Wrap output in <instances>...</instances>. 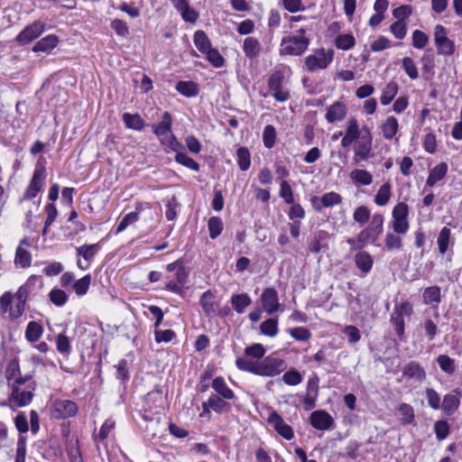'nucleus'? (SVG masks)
I'll use <instances>...</instances> for the list:
<instances>
[{"instance_id": "obj_46", "label": "nucleus", "mask_w": 462, "mask_h": 462, "mask_svg": "<svg viewBox=\"0 0 462 462\" xmlns=\"http://www.w3.org/2000/svg\"><path fill=\"white\" fill-rule=\"evenodd\" d=\"M208 406L216 412H223L229 410V404L225 402V399L214 393L208 398Z\"/></svg>"}, {"instance_id": "obj_50", "label": "nucleus", "mask_w": 462, "mask_h": 462, "mask_svg": "<svg viewBox=\"0 0 462 462\" xmlns=\"http://www.w3.org/2000/svg\"><path fill=\"white\" fill-rule=\"evenodd\" d=\"M175 161L178 163H180L189 169H191L195 171H199V168H200L199 164L184 152H177L175 155Z\"/></svg>"}, {"instance_id": "obj_7", "label": "nucleus", "mask_w": 462, "mask_h": 462, "mask_svg": "<svg viewBox=\"0 0 462 462\" xmlns=\"http://www.w3.org/2000/svg\"><path fill=\"white\" fill-rule=\"evenodd\" d=\"M409 207L404 202L397 203L393 209V229L395 234L405 235L409 230Z\"/></svg>"}, {"instance_id": "obj_47", "label": "nucleus", "mask_w": 462, "mask_h": 462, "mask_svg": "<svg viewBox=\"0 0 462 462\" xmlns=\"http://www.w3.org/2000/svg\"><path fill=\"white\" fill-rule=\"evenodd\" d=\"M356 40L352 34H339L335 41V45L337 49L347 51L355 46Z\"/></svg>"}, {"instance_id": "obj_18", "label": "nucleus", "mask_w": 462, "mask_h": 462, "mask_svg": "<svg viewBox=\"0 0 462 462\" xmlns=\"http://www.w3.org/2000/svg\"><path fill=\"white\" fill-rule=\"evenodd\" d=\"M172 124L173 118L171 115L168 111H165L162 116L161 121L158 124H152L150 126L152 133L157 137L161 138L171 133Z\"/></svg>"}, {"instance_id": "obj_9", "label": "nucleus", "mask_w": 462, "mask_h": 462, "mask_svg": "<svg viewBox=\"0 0 462 462\" xmlns=\"http://www.w3.org/2000/svg\"><path fill=\"white\" fill-rule=\"evenodd\" d=\"M447 34V29L443 25L437 24L435 26L434 42L438 53L444 56H451L455 52V43L448 38Z\"/></svg>"}, {"instance_id": "obj_60", "label": "nucleus", "mask_w": 462, "mask_h": 462, "mask_svg": "<svg viewBox=\"0 0 462 462\" xmlns=\"http://www.w3.org/2000/svg\"><path fill=\"white\" fill-rule=\"evenodd\" d=\"M429 42L428 35L420 31V30H415L412 33V45L416 49H423Z\"/></svg>"}, {"instance_id": "obj_39", "label": "nucleus", "mask_w": 462, "mask_h": 462, "mask_svg": "<svg viewBox=\"0 0 462 462\" xmlns=\"http://www.w3.org/2000/svg\"><path fill=\"white\" fill-rule=\"evenodd\" d=\"M100 249L99 244L83 245L77 247V255L82 256L85 261H91Z\"/></svg>"}, {"instance_id": "obj_29", "label": "nucleus", "mask_w": 462, "mask_h": 462, "mask_svg": "<svg viewBox=\"0 0 462 462\" xmlns=\"http://www.w3.org/2000/svg\"><path fill=\"white\" fill-rule=\"evenodd\" d=\"M423 302L433 307H438L441 301L440 288L437 285L427 287L423 291Z\"/></svg>"}, {"instance_id": "obj_63", "label": "nucleus", "mask_w": 462, "mask_h": 462, "mask_svg": "<svg viewBox=\"0 0 462 462\" xmlns=\"http://www.w3.org/2000/svg\"><path fill=\"white\" fill-rule=\"evenodd\" d=\"M343 334L349 344H356L361 338L360 331L356 326L348 325L343 328Z\"/></svg>"}, {"instance_id": "obj_43", "label": "nucleus", "mask_w": 462, "mask_h": 462, "mask_svg": "<svg viewBox=\"0 0 462 462\" xmlns=\"http://www.w3.org/2000/svg\"><path fill=\"white\" fill-rule=\"evenodd\" d=\"M209 237L216 239L223 231L224 224L219 217H211L208 222Z\"/></svg>"}, {"instance_id": "obj_59", "label": "nucleus", "mask_w": 462, "mask_h": 462, "mask_svg": "<svg viewBox=\"0 0 462 462\" xmlns=\"http://www.w3.org/2000/svg\"><path fill=\"white\" fill-rule=\"evenodd\" d=\"M207 55L208 60L216 68H221L224 65V58L217 50L209 48L208 51L204 52Z\"/></svg>"}, {"instance_id": "obj_55", "label": "nucleus", "mask_w": 462, "mask_h": 462, "mask_svg": "<svg viewBox=\"0 0 462 462\" xmlns=\"http://www.w3.org/2000/svg\"><path fill=\"white\" fill-rule=\"evenodd\" d=\"M91 282V276L89 274L85 275L81 279L78 280L73 284L75 292L81 296L87 293Z\"/></svg>"}, {"instance_id": "obj_10", "label": "nucleus", "mask_w": 462, "mask_h": 462, "mask_svg": "<svg viewBox=\"0 0 462 462\" xmlns=\"http://www.w3.org/2000/svg\"><path fill=\"white\" fill-rule=\"evenodd\" d=\"M44 30L45 24L41 21H35L25 26V28L15 37V42L21 46L26 45L37 39Z\"/></svg>"}, {"instance_id": "obj_4", "label": "nucleus", "mask_w": 462, "mask_h": 462, "mask_svg": "<svg viewBox=\"0 0 462 462\" xmlns=\"http://www.w3.org/2000/svg\"><path fill=\"white\" fill-rule=\"evenodd\" d=\"M363 132L362 136L354 143L353 146V163L356 165L374 157L372 133L367 126L363 127Z\"/></svg>"}, {"instance_id": "obj_37", "label": "nucleus", "mask_w": 462, "mask_h": 462, "mask_svg": "<svg viewBox=\"0 0 462 462\" xmlns=\"http://www.w3.org/2000/svg\"><path fill=\"white\" fill-rule=\"evenodd\" d=\"M278 319L277 318H270L260 325V332L261 334L274 337L278 334Z\"/></svg>"}, {"instance_id": "obj_32", "label": "nucleus", "mask_w": 462, "mask_h": 462, "mask_svg": "<svg viewBox=\"0 0 462 462\" xmlns=\"http://www.w3.org/2000/svg\"><path fill=\"white\" fill-rule=\"evenodd\" d=\"M233 309L239 314L251 305L252 300L246 293L234 294L230 300Z\"/></svg>"}, {"instance_id": "obj_38", "label": "nucleus", "mask_w": 462, "mask_h": 462, "mask_svg": "<svg viewBox=\"0 0 462 462\" xmlns=\"http://www.w3.org/2000/svg\"><path fill=\"white\" fill-rule=\"evenodd\" d=\"M14 263L21 268H27L32 263V254L25 248L18 246L15 252Z\"/></svg>"}, {"instance_id": "obj_28", "label": "nucleus", "mask_w": 462, "mask_h": 462, "mask_svg": "<svg viewBox=\"0 0 462 462\" xmlns=\"http://www.w3.org/2000/svg\"><path fill=\"white\" fill-rule=\"evenodd\" d=\"M355 263L364 274H366L371 271L374 261L370 254L362 251L355 255Z\"/></svg>"}, {"instance_id": "obj_17", "label": "nucleus", "mask_w": 462, "mask_h": 462, "mask_svg": "<svg viewBox=\"0 0 462 462\" xmlns=\"http://www.w3.org/2000/svg\"><path fill=\"white\" fill-rule=\"evenodd\" d=\"M147 410L153 413H161L163 410L164 396L161 390H153L145 396Z\"/></svg>"}, {"instance_id": "obj_57", "label": "nucleus", "mask_w": 462, "mask_h": 462, "mask_svg": "<svg viewBox=\"0 0 462 462\" xmlns=\"http://www.w3.org/2000/svg\"><path fill=\"white\" fill-rule=\"evenodd\" d=\"M390 322L393 326L397 336L399 337H402L404 334V329H405L404 317L401 316L399 314H395V312L393 311L391 316Z\"/></svg>"}, {"instance_id": "obj_31", "label": "nucleus", "mask_w": 462, "mask_h": 462, "mask_svg": "<svg viewBox=\"0 0 462 462\" xmlns=\"http://www.w3.org/2000/svg\"><path fill=\"white\" fill-rule=\"evenodd\" d=\"M349 177L352 182L356 185L368 186L373 182V175L366 170L363 169L353 170L350 172Z\"/></svg>"}, {"instance_id": "obj_15", "label": "nucleus", "mask_w": 462, "mask_h": 462, "mask_svg": "<svg viewBox=\"0 0 462 462\" xmlns=\"http://www.w3.org/2000/svg\"><path fill=\"white\" fill-rule=\"evenodd\" d=\"M216 298V294L210 290H208L200 296L199 305L207 318L210 319L216 315L218 305Z\"/></svg>"}, {"instance_id": "obj_13", "label": "nucleus", "mask_w": 462, "mask_h": 462, "mask_svg": "<svg viewBox=\"0 0 462 462\" xmlns=\"http://www.w3.org/2000/svg\"><path fill=\"white\" fill-rule=\"evenodd\" d=\"M32 378L31 375H21L20 365L17 359L9 362L6 368V379L12 385H23Z\"/></svg>"}, {"instance_id": "obj_51", "label": "nucleus", "mask_w": 462, "mask_h": 462, "mask_svg": "<svg viewBox=\"0 0 462 462\" xmlns=\"http://www.w3.org/2000/svg\"><path fill=\"white\" fill-rule=\"evenodd\" d=\"M402 69L411 79H416L419 77L417 66L410 57H404L402 60Z\"/></svg>"}, {"instance_id": "obj_54", "label": "nucleus", "mask_w": 462, "mask_h": 462, "mask_svg": "<svg viewBox=\"0 0 462 462\" xmlns=\"http://www.w3.org/2000/svg\"><path fill=\"white\" fill-rule=\"evenodd\" d=\"M384 242L389 251L401 250L402 247V238L393 233H387Z\"/></svg>"}, {"instance_id": "obj_33", "label": "nucleus", "mask_w": 462, "mask_h": 462, "mask_svg": "<svg viewBox=\"0 0 462 462\" xmlns=\"http://www.w3.org/2000/svg\"><path fill=\"white\" fill-rule=\"evenodd\" d=\"M43 333V327L37 321H30L25 329V338L31 343L37 342Z\"/></svg>"}, {"instance_id": "obj_6", "label": "nucleus", "mask_w": 462, "mask_h": 462, "mask_svg": "<svg viewBox=\"0 0 462 462\" xmlns=\"http://www.w3.org/2000/svg\"><path fill=\"white\" fill-rule=\"evenodd\" d=\"M283 81L284 74L282 70L273 71L267 81L269 90L278 102H285L291 98L290 91L282 86Z\"/></svg>"}, {"instance_id": "obj_12", "label": "nucleus", "mask_w": 462, "mask_h": 462, "mask_svg": "<svg viewBox=\"0 0 462 462\" xmlns=\"http://www.w3.org/2000/svg\"><path fill=\"white\" fill-rule=\"evenodd\" d=\"M261 301L263 310L270 315L278 311L280 309L278 293L273 288H266L263 290L261 295Z\"/></svg>"}, {"instance_id": "obj_23", "label": "nucleus", "mask_w": 462, "mask_h": 462, "mask_svg": "<svg viewBox=\"0 0 462 462\" xmlns=\"http://www.w3.org/2000/svg\"><path fill=\"white\" fill-rule=\"evenodd\" d=\"M212 388L217 395L225 400H232L235 398L234 392L227 386L225 380L221 376L216 377L212 382Z\"/></svg>"}, {"instance_id": "obj_2", "label": "nucleus", "mask_w": 462, "mask_h": 462, "mask_svg": "<svg viewBox=\"0 0 462 462\" xmlns=\"http://www.w3.org/2000/svg\"><path fill=\"white\" fill-rule=\"evenodd\" d=\"M236 365L239 370L262 376H274L283 372L286 368L283 359L272 356L261 361H254L247 357H237Z\"/></svg>"}, {"instance_id": "obj_52", "label": "nucleus", "mask_w": 462, "mask_h": 462, "mask_svg": "<svg viewBox=\"0 0 462 462\" xmlns=\"http://www.w3.org/2000/svg\"><path fill=\"white\" fill-rule=\"evenodd\" d=\"M289 334L297 341L306 342L311 337L310 331L303 327H297L289 329Z\"/></svg>"}, {"instance_id": "obj_35", "label": "nucleus", "mask_w": 462, "mask_h": 462, "mask_svg": "<svg viewBox=\"0 0 462 462\" xmlns=\"http://www.w3.org/2000/svg\"><path fill=\"white\" fill-rule=\"evenodd\" d=\"M398 90H399V86H398L397 82H395L393 80H391L390 82H388L387 85L385 86V88H383L382 96L380 97L381 104L383 106L389 105L393 101V99L394 98L396 94L398 93Z\"/></svg>"}, {"instance_id": "obj_64", "label": "nucleus", "mask_w": 462, "mask_h": 462, "mask_svg": "<svg viewBox=\"0 0 462 462\" xmlns=\"http://www.w3.org/2000/svg\"><path fill=\"white\" fill-rule=\"evenodd\" d=\"M282 380L286 384L294 386L302 382V376L300 372L295 369H291L282 375Z\"/></svg>"}, {"instance_id": "obj_26", "label": "nucleus", "mask_w": 462, "mask_h": 462, "mask_svg": "<svg viewBox=\"0 0 462 462\" xmlns=\"http://www.w3.org/2000/svg\"><path fill=\"white\" fill-rule=\"evenodd\" d=\"M399 123L396 117L388 116L382 124L381 130L385 140H392L397 134Z\"/></svg>"}, {"instance_id": "obj_53", "label": "nucleus", "mask_w": 462, "mask_h": 462, "mask_svg": "<svg viewBox=\"0 0 462 462\" xmlns=\"http://www.w3.org/2000/svg\"><path fill=\"white\" fill-rule=\"evenodd\" d=\"M370 215V209L366 206H359L355 209L353 218L360 225H364L369 220Z\"/></svg>"}, {"instance_id": "obj_24", "label": "nucleus", "mask_w": 462, "mask_h": 462, "mask_svg": "<svg viewBox=\"0 0 462 462\" xmlns=\"http://www.w3.org/2000/svg\"><path fill=\"white\" fill-rule=\"evenodd\" d=\"M316 200H318V198H314L312 199L313 206L316 208V210L320 211L322 207L328 208V207H333L335 205L340 204L342 202V197L338 193L331 191V192L325 193L320 198L321 206L316 205L315 204Z\"/></svg>"}, {"instance_id": "obj_27", "label": "nucleus", "mask_w": 462, "mask_h": 462, "mask_svg": "<svg viewBox=\"0 0 462 462\" xmlns=\"http://www.w3.org/2000/svg\"><path fill=\"white\" fill-rule=\"evenodd\" d=\"M448 172V164L441 162L430 171L426 185L433 187L438 181L441 180Z\"/></svg>"}, {"instance_id": "obj_25", "label": "nucleus", "mask_w": 462, "mask_h": 462, "mask_svg": "<svg viewBox=\"0 0 462 462\" xmlns=\"http://www.w3.org/2000/svg\"><path fill=\"white\" fill-rule=\"evenodd\" d=\"M122 119L128 129L142 131L146 126V123L137 113H125L123 114Z\"/></svg>"}, {"instance_id": "obj_30", "label": "nucleus", "mask_w": 462, "mask_h": 462, "mask_svg": "<svg viewBox=\"0 0 462 462\" xmlns=\"http://www.w3.org/2000/svg\"><path fill=\"white\" fill-rule=\"evenodd\" d=\"M243 51L249 59L258 57L261 52L260 42L254 37L245 38L243 44Z\"/></svg>"}, {"instance_id": "obj_61", "label": "nucleus", "mask_w": 462, "mask_h": 462, "mask_svg": "<svg viewBox=\"0 0 462 462\" xmlns=\"http://www.w3.org/2000/svg\"><path fill=\"white\" fill-rule=\"evenodd\" d=\"M139 219V213L133 211L126 214L124 218L120 221L116 227V233H121L127 228L128 226L136 222Z\"/></svg>"}, {"instance_id": "obj_49", "label": "nucleus", "mask_w": 462, "mask_h": 462, "mask_svg": "<svg viewBox=\"0 0 462 462\" xmlns=\"http://www.w3.org/2000/svg\"><path fill=\"white\" fill-rule=\"evenodd\" d=\"M265 352V348L262 344L255 343L245 347V356L243 357H247L248 359H251L250 357L260 359L263 357Z\"/></svg>"}, {"instance_id": "obj_42", "label": "nucleus", "mask_w": 462, "mask_h": 462, "mask_svg": "<svg viewBox=\"0 0 462 462\" xmlns=\"http://www.w3.org/2000/svg\"><path fill=\"white\" fill-rule=\"evenodd\" d=\"M381 234L380 230L369 224L366 228L360 232L359 240L367 244H374Z\"/></svg>"}, {"instance_id": "obj_45", "label": "nucleus", "mask_w": 462, "mask_h": 462, "mask_svg": "<svg viewBox=\"0 0 462 462\" xmlns=\"http://www.w3.org/2000/svg\"><path fill=\"white\" fill-rule=\"evenodd\" d=\"M194 43L197 49L204 53L205 51H208L209 48H211V43L203 31H197L194 34Z\"/></svg>"}, {"instance_id": "obj_3", "label": "nucleus", "mask_w": 462, "mask_h": 462, "mask_svg": "<svg viewBox=\"0 0 462 462\" xmlns=\"http://www.w3.org/2000/svg\"><path fill=\"white\" fill-rule=\"evenodd\" d=\"M306 30L301 28L297 35H288L282 39L281 55L300 56L303 54L310 45V39L305 36Z\"/></svg>"}, {"instance_id": "obj_11", "label": "nucleus", "mask_w": 462, "mask_h": 462, "mask_svg": "<svg viewBox=\"0 0 462 462\" xmlns=\"http://www.w3.org/2000/svg\"><path fill=\"white\" fill-rule=\"evenodd\" d=\"M78 405L70 400H57L53 404L52 416L56 419H65L74 416Z\"/></svg>"}, {"instance_id": "obj_1", "label": "nucleus", "mask_w": 462, "mask_h": 462, "mask_svg": "<svg viewBox=\"0 0 462 462\" xmlns=\"http://www.w3.org/2000/svg\"><path fill=\"white\" fill-rule=\"evenodd\" d=\"M37 279L38 278L35 275L30 276L26 282L18 289L14 295L9 291L5 292L0 297L1 311L4 313L8 312L11 319L20 318L24 312L26 300L32 293V287Z\"/></svg>"}, {"instance_id": "obj_62", "label": "nucleus", "mask_w": 462, "mask_h": 462, "mask_svg": "<svg viewBox=\"0 0 462 462\" xmlns=\"http://www.w3.org/2000/svg\"><path fill=\"white\" fill-rule=\"evenodd\" d=\"M57 350L62 355H69L70 353V342L68 337L60 333L56 338Z\"/></svg>"}, {"instance_id": "obj_5", "label": "nucleus", "mask_w": 462, "mask_h": 462, "mask_svg": "<svg viewBox=\"0 0 462 462\" xmlns=\"http://www.w3.org/2000/svg\"><path fill=\"white\" fill-rule=\"evenodd\" d=\"M333 50H325L324 48L318 49L313 54L305 58V66L310 72L325 69L333 61Z\"/></svg>"}, {"instance_id": "obj_48", "label": "nucleus", "mask_w": 462, "mask_h": 462, "mask_svg": "<svg viewBox=\"0 0 462 462\" xmlns=\"http://www.w3.org/2000/svg\"><path fill=\"white\" fill-rule=\"evenodd\" d=\"M450 236V229L446 226H444L439 234L437 243L439 246V251L442 254H444L448 250Z\"/></svg>"}, {"instance_id": "obj_16", "label": "nucleus", "mask_w": 462, "mask_h": 462, "mask_svg": "<svg viewBox=\"0 0 462 462\" xmlns=\"http://www.w3.org/2000/svg\"><path fill=\"white\" fill-rule=\"evenodd\" d=\"M333 422V418L325 411H315L310 415L311 426L319 430H328Z\"/></svg>"}, {"instance_id": "obj_41", "label": "nucleus", "mask_w": 462, "mask_h": 462, "mask_svg": "<svg viewBox=\"0 0 462 462\" xmlns=\"http://www.w3.org/2000/svg\"><path fill=\"white\" fill-rule=\"evenodd\" d=\"M237 163L241 171H247L251 165V154L246 147H239L236 150Z\"/></svg>"}, {"instance_id": "obj_8", "label": "nucleus", "mask_w": 462, "mask_h": 462, "mask_svg": "<svg viewBox=\"0 0 462 462\" xmlns=\"http://www.w3.org/2000/svg\"><path fill=\"white\" fill-rule=\"evenodd\" d=\"M46 179V170L45 167L42 164H37L32 178L26 188L23 199L30 200L34 199L38 193L42 190L44 181Z\"/></svg>"}, {"instance_id": "obj_22", "label": "nucleus", "mask_w": 462, "mask_h": 462, "mask_svg": "<svg viewBox=\"0 0 462 462\" xmlns=\"http://www.w3.org/2000/svg\"><path fill=\"white\" fill-rule=\"evenodd\" d=\"M59 43V38L55 34H49L38 41L32 47L34 52H49Z\"/></svg>"}, {"instance_id": "obj_36", "label": "nucleus", "mask_w": 462, "mask_h": 462, "mask_svg": "<svg viewBox=\"0 0 462 462\" xmlns=\"http://www.w3.org/2000/svg\"><path fill=\"white\" fill-rule=\"evenodd\" d=\"M392 196V186L389 181L383 183L378 189L375 197L374 203L380 207L385 206Z\"/></svg>"}, {"instance_id": "obj_44", "label": "nucleus", "mask_w": 462, "mask_h": 462, "mask_svg": "<svg viewBox=\"0 0 462 462\" xmlns=\"http://www.w3.org/2000/svg\"><path fill=\"white\" fill-rule=\"evenodd\" d=\"M458 404V398L453 393H448L444 396L441 408L444 412L450 415L457 409Z\"/></svg>"}, {"instance_id": "obj_58", "label": "nucleus", "mask_w": 462, "mask_h": 462, "mask_svg": "<svg viewBox=\"0 0 462 462\" xmlns=\"http://www.w3.org/2000/svg\"><path fill=\"white\" fill-rule=\"evenodd\" d=\"M276 131L275 128L268 125L264 127L263 133V139L264 146L267 148H273L275 143Z\"/></svg>"}, {"instance_id": "obj_14", "label": "nucleus", "mask_w": 462, "mask_h": 462, "mask_svg": "<svg viewBox=\"0 0 462 462\" xmlns=\"http://www.w3.org/2000/svg\"><path fill=\"white\" fill-rule=\"evenodd\" d=\"M267 421L274 428L278 434L284 439L291 440L293 438L294 434L291 427L286 424L276 411H272L269 414Z\"/></svg>"}, {"instance_id": "obj_56", "label": "nucleus", "mask_w": 462, "mask_h": 462, "mask_svg": "<svg viewBox=\"0 0 462 462\" xmlns=\"http://www.w3.org/2000/svg\"><path fill=\"white\" fill-rule=\"evenodd\" d=\"M437 362L444 372L453 374L455 372V361L447 355H440L437 358Z\"/></svg>"}, {"instance_id": "obj_19", "label": "nucleus", "mask_w": 462, "mask_h": 462, "mask_svg": "<svg viewBox=\"0 0 462 462\" xmlns=\"http://www.w3.org/2000/svg\"><path fill=\"white\" fill-rule=\"evenodd\" d=\"M346 112V106L343 102L337 101L328 107L326 120L330 124L341 121L345 118Z\"/></svg>"}, {"instance_id": "obj_34", "label": "nucleus", "mask_w": 462, "mask_h": 462, "mask_svg": "<svg viewBox=\"0 0 462 462\" xmlns=\"http://www.w3.org/2000/svg\"><path fill=\"white\" fill-rule=\"evenodd\" d=\"M176 90L187 97H193L199 94V86L194 81H179Z\"/></svg>"}, {"instance_id": "obj_40", "label": "nucleus", "mask_w": 462, "mask_h": 462, "mask_svg": "<svg viewBox=\"0 0 462 462\" xmlns=\"http://www.w3.org/2000/svg\"><path fill=\"white\" fill-rule=\"evenodd\" d=\"M364 134L363 128L360 129L359 124L356 118H350L346 123L345 134L347 135L353 142L359 140Z\"/></svg>"}, {"instance_id": "obj_20", "label": "nucleus", "mask_w": 462, "mask_h": 462, "mask_svg": "<svg viewBox=\"0 0 462 462\" xmlns=\"http://www.w3.org/2000/svg\"><path fill=\"white\" fill-rule=\"evenodd\" d=\"M21 385H14L10 401L14 402L16 406L23 407L31 402L33 389L21 390Z\"/></svg>"}, {"instance_id": "obj_21", "label": "nucleus", "mask_w": 462, "mask_h": 462, "mask_svg": "<svg viewBox=\"0 0 462 462\" xmlns=\"http://www.w3.org/2000/svg\"><path fill=\"white\" fill-rule=\"evenodd\" d=\"M402 376L422 382L426 379V372L420 364L411 361L403 367Z\"/></svg>"}]
</instances>
